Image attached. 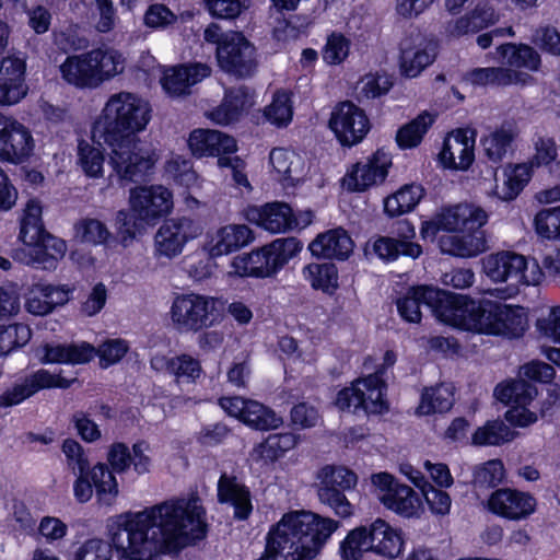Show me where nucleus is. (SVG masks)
<instances>
[{
    "label": "nucleus",
    "mask_w": 560,
    "mask_h": 560,
    "mask_svg": "<svg viewBox=\"0 0 560 560\" xmlns=\"http://www.w3.org/2000/svg\"><path fill=\"white\" fill-rule=\"evenodd\" d=\"M218 499L221 503L234 506L235 517L246 520L252 511L248 490L240 485L234 477L222 475L218 482Z\"/></svg>",
    "instance_id": "e433bc0d"
},
{
    "label": "nucleus",
    "mask_w": 560,
    "mask_h": 560,
    "mask_svg": "<svg viewBox=\"0 0 560 560\" xmlns=\"http://www.w3.org/2000/svg\"><path fill=\"white\" fill-rule=\"evenodd\" d=\"M26 249L16 253V257L26 265L37 268L52 270L57 267L55 257L42 244L25 245Z\"/></svg>",
    "instance_id": "680f3d73"
},
{
    "label": "nucleus",
    "mask_w": 560,
    "mask_h": 560,
    "mask_svg": "<svg viewBox=\"0 0 560 560\" xmlns=\"http://www.w3.org/2000/svg\"><path fill=\"white\" fill-rule=\"evenodd\" d=\"M501 63L511 69H524L537 72L541 67V57L536 49L527 44L506 43L497 47Z\"/></svg>",
    "instance_id": "473e14b6"
},
{
    "label": "nucleus",
    "mask_w": 560,
    "mask_h": 560,
    "mask_svg": "<svg viewBox=\"0 0 560 560\" xmlns=\"http://www.w3.org/2000/svg\"><path fill=\"white\" fill-rule=\"evenodd\" d=\"M430 511L435 515L450 513L452 499L444 490L433 487L430 482L421 490Z\"/></svg>",
    "instance_id": "338daca9"
},
{
    "label": "nucleus",
    "mask_w": 560,
    "mask_h": 560,
    "mask_svg": "<svg viewBox=\"0 0 560 560\" xmlns=\"http://www.w3.org/2000/svg\"><path fill=\"white\" fill-rule=\"evenodd\" d=\"M68 291L51 284H34L26 296L25 308L28 313L43 316L50 313L56 305L67 302Z\"/></svg>",
    "instance_id": "72a5a7b5"
},
{
    "label": "nucleus",
    "mask_w": 560,
    "mask_h": 560,
    "mask_svg": "<svg viewBox=\"0 0 560 560\" xmlns=\"http://www.w3.org/2000/svg\"><path fill=\"white\" fill-rule=\"evenodd\" d=\"M371 480L378 500L387 509L405 517L419 516L421 501L410 487L396 482L387 472L374 474Z\"/></svg>",
    "instance_id": "4468645a"
},
{
    "label": "nucleus",
    "mask_w": 560,
    "mask_h": 560,
    "mask_svg": "<svg viewBox=\"0 0 560 560\" xmlns=\"http://www.w3.org/2000/svg\"><path fill=\"white\" fill-rule=\"evenodd\" d=\"M536 505L533 495L510 488L493 491L487 501L490 512L511 521L527 518L535 512Z\"/></svg>",
    "instance_id": "5701e85b"
},
{
    "label": "nucleus",
    "mask_w": 560,
    "mask_h": 560,
    "mask_svg": "<svg viewBox=\"0 0 560 560\" xmlns=\"http://www.w3.org/2000/svg\"><path fill=\"white\" fill-rule=\"evenodd\" d=\"M247 218L271 233L291 230L292 223H295L292 209L283 202H272L260 208H250Z\"/></svg>",
    "instance_id": "7c9ffc66"
},
{
    "label": "nucleus",
    "mask_w": 560,
    "mask_h": 560,
    "mask_svg": "<svg viewBox=\"0 0 560 560\" xmlns=\"http://www.w3.org/2000/svg\"><path fill=\"white\" fill-rule=\"evenodd\" d=\"M502 184H497L494 194L504 201L515 199L528 183L532 176V167L527 164L509 165L503 172Z\"/></svg>",
    "instance_id": "58836bf2"
},
{
    "label": "nucleus",
    "mask_w": 560,
    "mask_h": 560,
    "mask_svg": "<svg viewBox=\"0 0 560 560\" xmlns=\"http://www.w3.org/2000/svg\"><path fill=\"white\" fill-rule=\"evenodd\" d=\"M264 115L268 121L278 127L287 126L293 115L290 96L285 92H277L272 102L265 108Z\"/></svg>",
    "instance_id": "864d4df0"
},
{
    "label": "nucleus",
    "mask_w": 560,
    "mask_h": 560,
    "mask_svg": "<svg viewBox=\"0 0 560 560\" xmlns=\"http://www.w3.org/2000/svg\"><path fill=\"white\" fill-rule=\"evenodd\" d=\"M350 42L341 34L332 33L323 49V59L328 65H339L349 55Z\"/></svg>",
    "instance_id": "0e129e2a"
},
{
    "label": "nucleus",
    "mask_w": 560,
    "mask_h": 560,
    "mask_svg": "<svg viewBox=\"0 0 560 560\" xmlns=\"http://www.w3.org/2000/svg\"><path fill=\"white\" fill-rule=\"evenodd\" d=\"M497 21L498 15L494 9L488 2H480L466 14L447 21L444 33L450 38H460L478 33Z\"/></svg>",
    "instance_id": "bb28decb"
},
{
    "label": "nucleus",
    "mask_w": 560,
    "mask_h": 560,
    "mask_svg": "<svg viewBox=\"0 0 560 560\" xmlns=\"http://www.w3.org/2000/svg\"><path fill=\"white\" fill-rule=\"evenodd\" d=\"M75 378H66L60 373H50L48 370L39 369L27 375L23 382L14 384L0 395V407L8 408L16 406L42 389L69 388Z\"/></svg>",
    "instance_id": "aec40b11"
},
{
    "label": "nucleus",
    "mask_w": 560,
    "mask_h": 560,
    "mask_svg": "<svg viewBox=\"0 0 560 560\" xmlns=\"http://www.w3.org/2000/svg\"><path fill=\"white\" fill-rule=\"evenodd\" d=\"M26 61L18 55L0 59V104L14 105L27 94Z\"/></svg>",
    "instance_id": "b1692460"
},
{
    "label": "nucleus",
    "mask_w": 560,
    "mask_h": 560,
    "mask_svg": "<svg viewBox=\"0 0 560 560\" xmlns=\"http://www.w3.org/2000/svg\"><path fill=\"white\" fill-rule=\"evenodd\" d=\"M79 163L84 173L90 177L102 175L104 156L100 149L80 141L78 145Z\"/></svg>",
    "instance_id": "052dcab7"
},
{
    "label": "nucleus",
    "mask_w": 560,
    "mask_h": 560,
    "mask_svg": "<svg viewBox=\"0 0 560 560\" xmlns=\"http://www.w3.org/2000/svg\"><path fill=\"white\" fill-rule=\"evenodd\" d=\"M475 139L467 131L457 130L446 137L440 153L442 163L446 167L467 170L474 161Z\"/></svg>",
    "instance_id": "c756f323"
},
{
    "label": "nucleus",
    "mask_w": 560,
    "mask_h": 560,
    "mask_svg": "<svg viewBox=\"0 0 560 560\" xmlns=\"http://www.w3.org/2000/svg\"><path fill=\"white\" fill-rule=\"evenodd\" d=\"M442 315L445 324L479 334L517 338L526 328V319L518 308L486 299L476 302L451 294L450 308Z\"/></svg>",
    "instance_id": "7ed1b4c3"
},
{
    "label": "nucleus",
    "mask_w": 560,
    "mask_h": 560,
    "mask_svg": "<svg viewBox=\"0 0 560 560\" xmlns=\"http://www.w3.org/2000/svg\"><path fill=\"white\" fill-rule=\"evenodd\" d=\"M210 73L211 69L206 63L183 65L165 70L161 83L167 94L182 96L189 94L190 88Z\"/></svg>",
    "instance_id": "cd10ccee"
},
{
    "label": "nucleus",
    "mask_w": 560,
    "mask_h": 560,
    "mask_svg": "<svg viewBox=\"0 0 560 560\" xmlns=\"http://www.w3.org/2000/svg\"><path fill=\"white\" fill-rule=\"evenodd\" d=\"M32 336L30 327L25 324L0 326V343L9 354L15 348L25 346Z\"/></svg>",
    "instance_id": "13d9d810"
},
{
    "label": "nucleus",
    "mask_w": 560,
    "mask_h": 560,
    "mask_svg": "<svg viewBox=\"0 0 560 560\" xmlns=\"http://www.w3.org/2000/svg\"><path fill=\"white\" fill-rule=\"evenodd\" d=\"M75 236L81 242L90 244H103L105 243L110 233L106 225L96 219H82L74 225Z\"/></svg>",
    "instance_id": "6e6d98bb"
},
{
    "label": "nucleus",
    "mask_w": 560,
    "mask_h": 560,
    "mask_svg": "<svg viewBox=\"0 0 560 560\" xmlns=\"http://www.w3.org/2000/svg\"><path fill=\"white\" fill-rule=\"evenodd\" d=\"M42 222V206L37 200H30L21 219L20 238L24 245L38 244L45 236Z\"/></svg>",
    "instance_id": "ea45409f"
},
{
    "label": "nucleus",
    "mask_w": 560,
    "mask_h": 560,
    "mask_svg": "<svg viewBox=\"0 0 560 560\" xmlns=\"http://www.w3.org/2000/svg\"><path fill=\"white\" fill-rule=\"evenodd\" d=\"M436 56V43L419 31L405 35L400 42V72L407 78H416Z\"/></svg>",
    "instance_id": "f3484780"
},
{
    "label": "nucleus",
    "mask_w": 560,
    "mask_h": 560,
    "mask_svg": "<svg viewBox=\"0 0 560 560\" xmlns=\"http://www.w3.org/2000/svg\"><path fill=\"white\" fill-rule=\"evenodd\" d=\"M390 165V155L380 149L365 161L355 163L343 177V185L349 190L363 191L384 182Z\"/></svg>",
    "instance_id": "412c9836"
},
{
    "label": "nucleus",
    "mask_w": 560,
    "mask_h": 560,
    "mask_svg": "<svg viewBox=\"0 0 560 560\" xmlns=\"http://www.w3.org/2000/svg\"><path fill=\"white\" fill-rule=\"evenodd\" d=\"M345 489H332L329 483H317V497L320 503L329 506L336 515L349 517L353 514V506L347 499Z\"/></svg>",
    "instance_id": "8fccbe9b"
},
{
    "label": "nucleus",
    "mask_w": 560,
    "mask_h": 560,
    "mask_svg": "<svg viewBox=\"0 0 560 560\" xmlns=\"http://www.w3.org/2000/svg\"><path fill=\"white\" fill-rule=\"evenodd\" d=\"M302 273L313 289L332 294L338 288V270L334 264H310Z\"/></svg>",
    "instance_id": "37998d69"
},
{
    "label": "nucleus",
    "mask_w": 560,
    "mask_h": 560,
    "mask_svg": "<svg viewBox=\"0 0 560 560\" xmlns=\"http://www.w3.org/2000/svg\"><path fill=\"white\" fill-rule=\"evenodd\" d=\"M453 404V387L448 384H441L423 392L418 412L425 416L434 412H445L452 408Z\"/></svg>",
    "instance_id": "c03bdc74"
},
{
    "label": "nucleus",
    "mask_w": 560,
    "mask_h": 560,
    "mask_svg": "<svg viewBox=\"0 0 560 560\" xmlns=\"http://www.w3.org/2000/svg\"><path fill=\"white\" fill-rule=\"evenodd\" d=\"M91 481L93 482L98 500L110 505L118 495V483L110 470L105 464L98 463L89 470Z\"/></svg>",
    "instance_id": "de8ad7c7"
},
{
    "label": "nucleus",
    "mask_w": 560,
    "mask_h": 560,
    "mask_svg": "<svg viewBox=\"0 0 560 560\" xmlns=\"http://www.w3.org/2000/svg\"><path fill=\"white\" fill-rule=\"evenodd\" d=\"M232 267L234 273L240 277L266 278L278 271L268 246L250 254L235 257Z\"/></svg>",
    "instance_id": "f704fd0d"
},
{
    "label": "nucleus",
    "mask_w": 560,
    "mask_h": 560,
    "mask_svg": "<svg viewBox=\"0 0 560 560\" xmlns=\"http://www.w3.org/2000/svg\"><path fill=\"white\" fill-rule=\"evenodd\" d=\"M201 224L191 218H173L163 222L154 235V255L173 259L179 256L185 245L202 234Z\"/></svg>",
    "instance_id": "ddd939ff"
},
{
    "label": "nucleus",
    "mask_w": 560,
    "mask_h": 560,
    "mask_svg": "<svg viewBox=\"0 0 560 560\" xmlns=\"http://www.w3.org/2000/svg\"><path fill=\"white\" fill-rule=\"evenodd\" d=\"M61 451L66 457L67 467L73 474H86L90 470V460L83 446L73 439L62 442Z\"/></svg>",
    "instance_id": "5fc2aeb1"
},
{
    "label": "nucleus",
    "mask_w": 560,
    "mask_h": 560,
    "mask_svg": "<svg viewBox=\"0 0 560 560\" xmlns=\"http://www.w3.org/2000/svg\"><path fill=\"white\" fill-rule=\"evenodd\" d=\"M217 59L222 70L241 79L252 77L258 66L256 48L240 32L225 33Z\"/></svg>",
    "instance_id": "f8f14e48"
},
{
    "label": "nucleus",
    "mask_w": 560,
    "mask_h": 560,
    "mask_svg": "<svg viewBox=\"0 0 560 560\" xmlns=\"http://www.w3.org/2000/svg\"><path fill=\"white\" fill-rule=\"evenodd\" d=\"M130 210L145 223H153L173 208L172 192L161 185L139 186L130 189Z\"/></svg>",
    "instance_id": "6ab92c4d"
},
{
    "label": "nucleus",
    "mask_w": 560,
    "mask_h": 560,
    "mask_svg": "<svg viewBox=\"0 0 560 560\" xmlns=\"http://www.w3.org/2000/svg\"><path fill=\"white\" fill-rule=\"evenodd\" d=\"M207 532L206 510L198 495L171 499L143 511L121 516L112 544L102 539L86 540L75 560H110L113 548L125 560H152L176 557Z\"/></svg>",
    "instance_id": "f257e3e1"
},
{
    "label": "nucleus",
    "mask_w": 560,
    "mask_h": 560,
    "mask_svg": "<svg viewBox=\"0 0 560 560\" xmlns=\"http://www.w3.org/2000/svg\"><path fill=\"white\" fill-rule=\"evenodd\" d=\"M110 149L109 164L120 180H142L154 166L152 154L142 148L139 138L104 141Z\"/></svg>",
    "instance_id": "1a4fd4ad"
},
{
    "label": "nucleus",
    "mask_w": 560,
    "mask_h": 560,
    "mask_svg": "<svg viewBox=\"0 0 560 560\" xmlns=\"http://www.w3.org/2000/svg\"><path fill=\"white\" fill-rule=\"evenodd\" d=\"M32 149L33 139L28 129L13 118L0 115V158L21 163Z\"/></svg>",
    "instance_id": "4be33fe9"
},
{
    "label": "nucleus",
    "mask_w": 560,
    "mask_h": 560,
    "mask_svg": "<svg viewBox=\"0 0 560 560\" xmlns=\"http://www.w3.org/2000/svg\"><path fill=\"white\" fill-rule=\"evenodd\" d=\"M486 275L497 282H511V285L537 284L541 271L536 261L528 262L522 255L502 252L489 255L483 260Z\"/></svg>",
    "instance_id": "9d476101"
},
{
    "label": "nucleus",
    "mask_w": 560,
    "mask_h": 560,
    "mask_svg": "<svg viewBox=\"0 0 560 560\" xmlns=\"http://www.w3.org/2000/svg\"><path fill=\"white\" fill-rule=\"evenodd\" d=\"M494 395L506 405L515 404L518 407H524L536 397L537 388L525 380L520 378L498 385L494 389Z\"/></svg>",
    "instance_id": "a19ab883"
},
{
    "label": "nucleus",
    "mask_w": 560,
    "mask_h": 560,
    "mask_svg": "<svg viewBox=\"0 0 560 560\" xmlns=\"http://www.w3.org/2000/svg\"><path fill=\"white\" fill-rule=\"evenodd\" d=\"M434 120V115L429 112H422L410 122L400 127L396 133V142L398 147L400 149H411L417 147Z\"/></svg>",
    "instance_id": "79ce46f5"
},
{
    "label": "nucleus",
    "mask_w": 560,
    "mask_h": 560,
    "mask_svg": "<svg viewBox=\"0 0 560 560\" xmlns=\"http://www.w3.org/2000/svg\"><path fill=\"white\" fill-rule=\"evenodd\" d=\"M451 294L428 285L410 288L405 296L397 300V310L400 316L409 323H419L421 319L420 306L427 305L441 322L444 323L442 312L448 311Z\"/></svg>",
    "instance_id": "2eb2a0df"
},
{
    "label": "nucleus",
    "mask_w": 560,
    "mask_h": 560,
    "mask_svg": "<svg viewBox=\"0 0 560 560\" xmlns=\"http://www.w3.org/2000/svg\"><path fill=\"white\" fill-rule=\"evenodd\" d=\"M317 480L320 483H329L332 489L350 490L357 485V475L342 466L327 465L317 474Z\"/></svg>",
    "instance_id": "3c124183"
},
{
    "label": "nucleus",
    "mask_w": 560,
    "mask_h": 560,
    "mask_svg": "<svg viewBox=\"0 0 560 560\" xmlns=\"http://www.w3.org/2000/svg\"><path fill=\"white\" fill-rule=\"evenodd\" d=\"M353 246L348 232L337 228L317 235L310 244V250L317 257L345 260L353 252Z\"/></svg>",
    "instance_id": "c85d7f7f"
},
{
    "label": "nucleus",
    "mask_w": 560,
    "mask_h": 560,
    "mask_svg": "<svg viewBox=\"0 0 560 560\" xmlns=\"http://www.w3.org/2000/svg\"><path fill=\"white\" fill-rule=\"evenodd\" d=\"M218 300L198 293L178 294L173 299L170 319L179 332H198L214 325Z\"/></svg>",
    "instance_id": "6e6552de"
},
{
    "label": "nucleus",
    "mask_w": 560,
    "mask_h": 560,
    "mask_svg": "<svg viewBox=\"0 0 560 560\" xmlns=\"http://www.w3.org/2000/svg\"><path fill=\"white\" fill-rule=\"evenodd\" d=\"M254 241L253 231L245 224H228L207 234L205 249L211 257L237 252Z\"/></svg>",
    "instance_id": "393cba45"
},
{
    "label": "nucleus",
    "mask_w": 560,
    "mask_h": 560,
    "mask_svg": "<svg viewBox=\"0 0 560 560\" xmlns=\"http://www.w3.org/2000/svg\"><path fill=\"white\" fill-rule=\"evenodd\" d=\"M488 221L487 212L474 205L460 203L446 208L433 221L423 222L421 233L423 237L434 236L438 231L447 232L475 231L474 234H448L439 240L440 248L458 257H475L487 250L483 232L478 231Z\"/></svg>",
    "instance_id": "20e7f679"
},
{
    "label": "nucleus",
    "mask_w": 560,
    "mask_h": 560,
    "mask_svg": "<svg viewBox=\"0 0 560 560\" xmlns=\"http://www.w3.org/2000/svg\"><path fill=\"white\" fill-rule=\"evenodd\" d=\"M338 527V521L311 511L288 512L271 526L259 560H315Z\"/></svg>",
    "instance_id": "f03ea898"
},
{
    "label": "nucleus",
    "mask_w": 560,
    "mask_h": 560,
    "mask_svg": "<svg viewBox=\"0 0 560 560\" xmlns=\"http://www.w3.org/2000/svg\"><path fill=\"white\" fill-rule=\"evenodd\" d=\"M516 433L502 420L487 421L472 434L475 445H501L511 442Z\"/></svg>",
    "instance_id": "09e8293b"
},
{
    "label": "nucleus",
    "mask_w": 560,
    "mask_h": 560,
    "mask_svg": "<svg viewBox=\"0 0 560 560\" xmlns=\"http://www.w3.org/2000/svg\"><path fill=\"white\" fill-rule=\"evenodd\" d=\"M398 231L404 240L393 237H380L375 241L373 249L375 254L386 260L396 259L399 255L417 258L421 255L422 248L419 244L407 241L415 235V229L407 222H398Z\"/></svg>",
    "instance_id": "2f4dec72"
},
{
    "label": "nucleus",
    "mask_w": 560,
    "mask_h": 560,
    "mask_svg": "<svg viewBox=\"0 0 560 560\" xmlns=\"http://www.w3.org/2000/svg\"><path fill=\"white\" fill-rule=\"evenodd\" d=\"M401 536L385 521L377 518L370 526L351 529L340 542L339 552L343 560H359L366 552L395 559L402 549Z\"/></svg>",
    "instance_id": "0eeeda50"
},
{
    "label": "nucleus",
    "mask_w": 560,
    "mask_h": 560,
    "mask_svg": "<svg viewBox=\"0 0 560 560\" xmlns=\"http://www.w3.org/2000/svg\"><path fill=\"white\" fill-rule=\"evenodd\" d=\"M532 43L551 55L560 56V34L552 26L538 27L533 34Z\"/></svg>",
    "instance_id": "774afa93"
},
{
    "label": "nucleus",
    "mask_w": 560,
    "mask_h": 560,
    "mask_svg": "<svg viewBox=\"0 0 560 560\" xmlns=\"http://www.w3.org/2000/svg\"><path fill=\"white\" fill-rule=\"evenodd\" d=\"M520 135L517 124L512 120L503 121L497 129L482 140L486 155L493 162H500Z\"/></svg>",
    "instance_id": "c9c22d12"
},
{
    "label": "nucleus",
    "mask_w": 560,
    "mask_h": 560,
    "mask_svg": "<svg viewBox=\"0 0 560 560\" xmlns=\"http://www.w3.org/2000/svg\"><path fill=\"white\" fill-rule=\"evenodd\" d=\"M537 234L551 240L560 238V206L542 209L535 217Z\"/></svg>",
    "instance_id": "bf43d9fd"
},
{
    "label": "nucleus",
    "mask_w": 560,
    "mask_h": 560,
    "mask_svg": "<svg viewBox=\"0 0 560 560\" xmlns=\"http://www.w3.org/2000/svg\"><path fill=\"white\" fill-rule=\"evenodd\" d=\"M329 127L341 144L351 147L364 139L370 121L363 109L352 102H342L334 108Z\"/></svg>",
    "instance_id": "a211bd4d"
},
{
    "label": "nucleus",
    "mask_w": 560,
    "mask_h": 560,
    "mask_svg": "<svg viewBox=\"0 0 560 560\" xmlns=\"http://www.w3.org/2000/svg\"><path fill=\"white\" fill-rule=\"evenodd\" d=\"M125 69L124 56L114 48H94L66 58L60 65L61 78L80 89H95Z\"/></svg>",
    "instance_id": "423d86ee"
},
{
    "label": "nucleus",
    "mask_w": 560,
    "mask_h": 560,
    "mask_svg": "<svg viewBox=\"0 0 560 560\" xmlns=\"http://www.w3.org/2000/svg\"><path fill=\"white\" fill-rule=\"evenodd\" d=\"M503 479V463L499 459H491L475 469L472 483L476 489H488L497 487Z\"/></svg>",
    "instance_id": "603ef678"
},
{
    "label": "nucleus",
    "mask_w": 560,
    "mask_h": 560,
    "mask_svg": "<svg viewBox=\"0 0 560 560\" xmlns=\"http://www.w3.org/2000/svg\"><path fill=\"white\" fill-rule=\"evenodd\" d=\"M301 248L300 242L294 237L278 238L268 245V250L278 270L295 256Z\"/></svg>",
    "instance_id": "e2e57ef3"
},
{
    "label": "nucleus",
    "mask_w": 560,
    "mask_h": 560,
    "mask_svg": "<svg viewBox=\"0 0 560 560\" xmlns=\"http://www.w3.org/2000/svg\"><path fill=\"white\" fill-rule=\"evenodd\" d=\"M202 374L201 363L190 354L173 357L172 374L177 382L195 383Z\"/></svg>",
    "instance_id": "4d7b16f0"
},
{
    "label": "nucleus",
    "mask_w": 560,
    "mask_h": 560,
    "mask_svg": "<svg viewBox=\"0 0 560 560\" xmlns=\"http://www.w3.org/2000/svg\"><path fill=\"white\" fill-rule=\"evenodd\" d=\"M386 384L380 375L371 374L357 380L351 387L341 389L336 398L340 410L362 409L366 413L380 415L387 411L388 405L384 398Z\"/></svg>",
    "instance_id": "9b49d317"
},
{
    "label": "nucleus",
    "mask_w": 560,
    "mask_h": 560,
    "mask_svg": "<svg viewBox=\"0 0 560 560\" xmlns=\"http://www.w3.org/2000/svg\"><path fill=\"white\" fill-rule=\"evenodd\" d=\"M210 13L221 19H235L248 9L249 0H203Z\"/></svg>",
    "instance_id": "69168bd1"
},
{
    "label": "nucleus",
    "mask_w": 560,
    "mask_h": 560,
    "mask_svg": "<svg viewBox=\"0 0 560 560\" xmlns=\"http://www.w3.org/2000/svg\"><path fill=\"white\" fill-rule=\"evenodd\" d=\"M269 161L283 185L292 186L300 179L303 172V160L294 151L276 148L271 150Z\"/></svg>",
    "instance_id": "4c0bfd02"
},
{
    "label": "nucleus",
    "mask_w": 560,
    "mask_h": 560,
    "mask_svg": "<svg viewBox=\"0 0 560 560\" xmlns=\"http://www.w3.org/2000/svg\"><path fill=\"white\" fill-rule=\"evenodd\" d=\"M423 189L418 185H406L384 201L385 212L398 217L411 211L420 201Z\"/></svg>",
    "instance_id": "49530a36"
},
{
    "label": "nucleus",
    "mask_w": 560,
    "mask_h": 560,
    "mask_svg": "<svg viewBox=\"0 0 560 560\" xmlns=\"http://www.w3.org/2000/svg\"><path fill=\"white\" fill-rule=\"evenodd\" d=\"M151 119V106L140 96L119 92L109 96L93 127V137L103 141L138 138Z\"/></svg>",
    "instance_id": "39448f33"
},
{
    "label": "nucleus",
    "mask_w": 560,
    "mask_h": 560,
    "mask_svg": "<svg viewBox=\"0 0 560 560\" xmlns=\"http://www.w3.org/2000/svg\"><path fill=\"white\" fill-rule=\"evenodd\" d=\"M219 405L231 417L241 420L246 425L261 431H268L279 428L283 420L272 409L265 405L245 399L240 396L222 397Z\"/></svg>",
    "instance_id": "dca6fc26"
},
{
    "label": "nucleus",
    "mask_w": 560,
    "mask_h": 560,
    "mask_svg": "<svg viewBox=\"0 0 560 560\" xmlns=\"http://www.w3.org/2000/svg\"><path fill=\"white\" fill-rule=\"evenodd\" d=\"M298 443L296 435L287 432L270 434L262 443L254 448L253 455L264 462H275Z\"/></svg>",
    "instance_id": "a18cd8bd"
},
{
    "label": "nucleus",
    "mask_w": 560,
    "mask_h": 560,
    "mask_svg": "<svg viewBox=\"0 0 560 560\" xmlns=\"http://www.w3.org/2000/svg\"><path fill=\"white\" fill-rule=\"evenodd\" d=\"M188 145L195 156H228L237 150L233 137L218 130L196 129L190 132Z\"/></svg>",
    "instance_id": "a878e982"
}]
</instances>
